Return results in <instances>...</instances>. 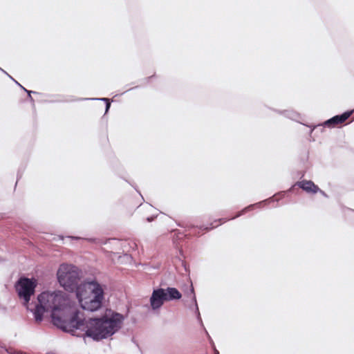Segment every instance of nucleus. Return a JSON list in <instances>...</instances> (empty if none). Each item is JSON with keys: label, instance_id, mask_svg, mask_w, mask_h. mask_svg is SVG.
I'll list each match as a JSON object with an SVG mask.
<instances>
[{"label": "nucleus", "instance_id": "nucleus-1", "mask_svg": "<svg viewBox=\"0 0 354 354\" xmlns=\"http://www.w3.org/2000/svg\"><path fill=\"white\" fill-rule=\"evenodd\" d=\"M45 313H49L54 325L62 330H81L96 341L112 336L122 327L124 319L122 315L106 310L102 317L86 320L83 313L73 310L68 297L59 290H46L37 296L33 311L35 320L42 321Z\"/></svg>", "mask_w": 354, "mask_h": 354}, {"label": "nucleus", "instance_id": "nucleus-2", "mask_svg": "<svg viewBox=\"0 0 354 354\" xmlns=\"http://www.w3.org/2000/svg\"><path fill=\"white\" fill-rule=\"evenodd\" d=\"M76 296L81 308L90 312L98 310L104 299L102 286L94 281L84 282L78 286Z\"/></svg>", "mask_w": 354, "mask_h": 354}, {"label": "nucleus", "instance_id": "nucleus-3", "mask_svg": "<svg viewBox=\"0 0 354 354\" xmlns=\"http://www.w3.org/2000/svg\"><path fill=\"white\" fill-rule=\"evenodd\" d=\"M57 279L65 290L73 291L77 289L80 277L78 269L73 265L63 263L57 272Z\"/></svg>", "mask_w": 354, "mask_h": 354}, {"label": "nucleus", "instance_id": "nucleus-4", "mask_svg": "<svg viewBox=\"0 0 354 354\" xmlns=\"http://www.w3.org/2000/svg\"><path fill=\"white\" fill-rule=\"evenodd\" d=\"M180 292L175 288H158L153 291L150 297V305L153 310L159 309L165 301L179 299Z\"/></svg>", "mask_w": 354, "mask_h": 354}, {"label": "nucleus", "instance_id": "nucleus-5", "mask_svg": "<svg viewBox=\"0 0 354 354\" xmlns=\"http://www.w3.org/2000/svg\"><path fill=\"white\" fill-rule=\"evenodd\" d=\"M37 281L35 279L22 277L15 285L19 297L24 300V305L27 306L30 297L34 295Z\"/></svg>", "mask_w": 354, "mask_h": 354}, {"label": "nucleus", "instance_id": "nucleus-6", "mask_svg": "<svg viewBox=\"0 0 354 354\" xmlns=\"http://www.w3.org/2000/svg\"><path fill=\"white\" fill-rule=\"evenodd\" d=\"M352 114V111H346L341 115H337L333 116L329 120H327L322 124H319L314 127V129H317L322 131L325 127L333 128L336 125L345 122Z\"/></svg>", "mask_w": 354, "mask_h": 354}, {"label": "nucleus", "instance_id": "nucleus-7", "mask_svg": "<svg viewBox=\"0 0 354 354\" xmlns=\"http://www.w3.org/2000/svg\"><path fill=\"white\" fill-rule=\"evenodd\" d=\"M296 185L308 193L315 194L319 191V187L311 180L299 181L296 183Z\"/></svg>", "mask_w": 354, "mask_h": 354}, {"label": "nucleus", "instance_id": "nucleus-8", "mask_svg": "<svg viewBox=\"0 0 354 354\" xmlns=\"http://www.w3.org/2000/svg\"><path fill=\"white\" fill-rule=\"evenodd\" d=\"M283 113L291 120H297L299 118V114L292 110L285 111Z\"/></svg>", "mask_w": 354, "mask_h": 354}, {"label": "nucleus", "instance_id": "nucleus-9", "mask_svg": "<svg viewBox=\"0 0 354 354\" xmlns=\"http://www.w3.org/2000/svg\"><path fill=\"white\" fill-rule=\"evenodd\" d=\"M85 100H102V101L105 102H106V111H105L106 113L108 112V111L111 106V103L108 98H105V97H103V98H86Z\"/></svg>", "mask_w": 354, "mask_h": 354}, {"label": "nucleus", "instance_id": "nucleus-10", "mask_svg": "<svg viewBox=\"0 0 354 354\" xmlns=\"http://www.w3.org/2000/svg\"><path fill=\"white\" fill-rule=\"evenodd\" d=\"M9 77H10L12 80H13L16 82V84H17V85H19V86L22 89H24L26 92H27V93H28L29 98L30 99V100H31L32 102H33V99L32 98V97H31V95H30V94H31L32 93H33V92H32V91H28V90L26 89V88H25L24 86H22L19 83H18L16 80H14L11 76H10V75H9Z\"/></svg>", "mask_w": 354, "mask_h": 354}, {"label": "nucleus", "instance_id": "nucleus-11", "mask_svg": "<svg viewBox=\"0 0 354 354\" xmlns=\"http://www.w3.org/2000/svg\"><path fill=\"white\" fill-rule=\"evenodd\" d=\"M191 293L194 294V288H192V289H191Z\"/></svg>", "mask_w": 354, "mask_h": 354}, {"label": "nucleus", "instance_id": "nucleus-12", "mask_svg": "<svg viewBox=\"0 0 354 354\" xmlns=\"http://www.w3.org/2000/svg\"><path fill=\"white\" fill-rule=\"evenodd\" d=\"M193 299L194 300V301H196V297L194 295H193Z\"/></svg>", "mask_w": 354, "mask_h": 354}, {"label": "nucleus", "instance_id": "nucleus-13", "mask_svg": "<svg viewBox=\"0 0 354 354\" xmlns=\"http://www.w3.org/2000/svg\"><path fill=\"white\" fill-rule=\"evenodd\" d=\"M0 71H2L3 73H6V71H4L2 68H0Z\"/></svg>", "mask_w": 354, "mask_h": 354}]
</instances>
